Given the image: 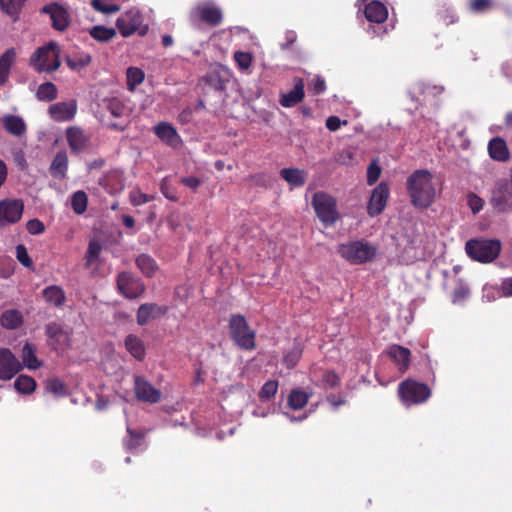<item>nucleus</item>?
Segmentation results:
<instances>
[{
	"label": "nucleus",
	"mask_w": 512,
	"mask_h": 512,
	"mask_svg": "<svg viewBox=\"0 0 512 512\" xmlns=\"http://www.w3.org/2000/svg\"><path fill=\"white\" fill-rule=\"evenodd\" d=\"M406 188L411 204L415 208L427 209L435 201L436 189L433 175L426 169L414 171L406 181Z\"/></svg>",
	"instance_id": "obj_1"
},
{
	"label": "nucleus",
	"mask_w": 512,
	"mask_h": 512,
	"mask_svg": "<svg viewBox=\"0 0 512 512\" xmlns=\"http://www.w3.org/2000/svg\"><path fill=\"white\" fill-rule=\"evenodd\" d=\"M29 64L38 73L55 72L61 65L59 45L56 42L51 41L37 48L31 55Z\"/></svg>",
	"instance_id": "obj_2"
},
{
	"label": "nucleus",
	"mask_w": 512,
	"mask_h": 512,
	"mask_svg": "<svg viewBox=\"0 0 512 512\" xmlns=\"http://www.w3.org/2000/svg\"><path fill=\"white\" fill-rule=\"evenodd\" d=\"M338 253L349 263L360 265L374 260L377 255V248L369 242L356 240L340 244Z\"/></svg>",
	"instance_id": "obj_3"
},
{
	"label": "nucleus",
	"mask_w": 512,
	"mask_h": 512,
	"mask_svg": "<svg viewBox=\"0 0 512 512\" xmlns=\"http://www.w3.org/2000/svg\"><path fill=\"white\" fill-rule=\"evenodd\" d=\"M465 250L472 259L489 263L500 254L501 243L496 239H470L465 244Z\"/></svg>",
	"instance_id": "obj_4"
},
{
	"label": "nucleus",
	"mask_w": 512,
	"mask_h": 512,
	"mask_svg": "<svg viewBox=\"0 0 512 512\" xmlns=\"http://www.w3.org/2000/svg\"><path fill=\"white\" fill-rule=\"evenodd\" d=\"M311 204L318 219L324 226H332L339 219L337 201L328 193L323 191L314 193Z\"/></svg>",
	"instance_id": "obj_5"
},
{
	"label": "nucleus",
	"mask_w": 512,
	"mask_h": 512,
	"mask_svg": "<svg viewBox=\"0 0 512 512\" xmlns=\"http://www.w3.org/2000/svg\"><path fill=\"white\" fill-rule=\"evenodd\" d=\"M228 327L232 340L240 348L245 350H252L255 348V332L250 329L243 315H231Z\"/></svg>",
	"instance_id": "obj_6"
},
{
	"label": "nucleus",
	"mask_w": 512,
	"mask_h": 512,
	"mask_svg": "<svg viewBox=\"0 0 512 512\" xmlns=\"http://www.w3.org/2000/svg\"><path fill=\"white\" fill-rule=\"evenodd\" d=\"M398 395L405 405H417L426 402L430 398L431 389L425 383L406 379L399 384Z\"/></svg>",
	"instance_id": "obj_7"
},
{
	"label": "nucleus",
	"mask_w": 512,
	"mask_h": 512,
	"mask_svg": "<svg viewBox=\"0 0 512 512\" xmlns=\"http://www.w3.org/2000/svg\"><path fill=\"white\" fill-rule=\"evenodd\" d=\"M189 21L194 26L204 23L210 27H217L223 21V13L211 2H200L190 10Z\"/></svg>",
	"instance_id": "obj_8"
},
{
	"label": "nucleus",
	"mask_w": 512,
	"mask_h": 512,
	"mask_svg": "<svg viewBox=\"0 0 512 512\" xmlns=\"http://www.w3.org/2000/svg\"><path fill=\"white\" fill-rule=\"evenodd\" d=\"M116 26L123 37L134 33L144 36L148 32V25L143 24V15L136 9H130L122 14L117 19Z\"/></svg>",
	"instance_id": "obj_9"
},
{
	"label": "nucleus",
	"mask_w": 512,
	"mask_h": 512,
	"mask_svg": "<svg viewBox=\"0 0 512 512\" xmlns=\"http://www.w3.org/2000/svg\"><path fill=\"white\" fill-rule=\"evenodd\" d=\"M24 202L19 198L0 200V228L17 224L24 213Z\"/></svg>",
	"instance_id": "obj_10"
},
{
	"label": "nucleus",
	"mask_w": 512,
	"mask_h": 512,
	"mask_svg": "<svg viewBox=\"0 0 512 512\" xmlns=\"http://www.w3.org/2000/svg\"><path fill=\"white\" fill-rule=\"evenodd\" d=\"M490 204L499 212L512 209V184L507 180L495 182L490 195Z\"/></svg>",
	"instance_id": "obj_11"
},
{
	"label": "nucleus",
	"mask_w": 512,
	"mask_h": 512,
	"mask_svg": "<svg viewBox=\"0 0 512 512\" xmlns=\"http://www.w3.org/2000/svg\"><path fill=\"white\" fill-rule=\"evenodd\" d=\"M116 283L119 293L128 299H135L145 291L143 282L130 272L123 271L119 273Z\"/></svg>",
	"instance_id": "obj_12"
},
{
	"label": "nucleus",
	"mask_w": 512,
	"mask_h": 512,
	"mask_svg": "<svg viewBox=\"0 0 512 512\" xmlns=\"http://www.w3.org/2000/svg\"><path fill=\"white\" fill-rule=\"evenodd\" d=\"M390 190L385 182L379 183L372 191L368 205L367 213L371 217L378 216L386 207Z\"/></svg>",
	"instance_id": "obj_13"
},
{
	"label": "nucleus",
	"mask_w": 512,
	"mask_h": 512,
	"mask_svg": "<svg viewBox=\"0 0 512 512\" xmlns=\"http://www.w3.org/2000/svg\"><path fill=\"white\" fill-rule=\"evenodd\" d=\"M66 140L72 153L85 151L91 142V135L78 126H70L65 131Z\"/></svg>",
	"instance_id": "obj_14"
},
{
	"label": "nucleus",
	"mask_w": 512,
	"mask_h": 512,
	"mask_svg": "<svg viewBox=\"0 0 512 512\" xmlns=\"http://www.w3.org/2000/svg\"><path fill=\"white\" fill-rule=\"evenodd\" d=\"M134 392L138 400L151 404L158 403L162 397L161 391L155 388L143 376L134 377Z\"/></svg>",
	"instance_id": "obj_15"
},
{
	"label": "nucleus",
	"mask_w": 512,
	"mask_h": 512,
	"mask_svg": "<svg viewBox=\"0 0 512 512\" xmlns=\"http://www.w3.org/2000/svg\"><path fill=\"white\" fill-rule=\"evenodd\" d=\"M45 333L54 350H64L70 346V333L60 323H48Z\"/></svg>",
	"instance_id": "obj_16"
},
{
	"label": "nucleus",
	"mask_w": 512,
	"mask_h": 512,
	"mask_svg": "<svg viewBox=\"0 0 512 512\" xmlns=\"http://www.w3.org/2000/svg\"><path fill=\"white\" fill-rule=\"evenodd\" d=\"M444 88L423 81L414 82L409 88V95L417 103L425 102L430 98H436L441 95Z\"/></svg>",
	"instance_id": "obj_17"
},
{
	"label": "nucleus",
	"mask_w": 512,
	"mask_h": 512,
	"mask_svg": "<svg viewBox=\"0 0 512 512\" xmlns=\"http://www.w3.org/2000/svg\"><path fill=\"white\" fill-rule=\"evenodd\" d=\"M21 367V363L9 349L0 348V380L12 379Z\"/></svg>",
	"instance_id": "obj_18"
},
{
	"label": "nucleus",
	"mask_w": 512,
	"mask_h": 512,
	"mask_svg": "<svg viewBox=\"0 0 512 512\" xmlns=\"http://www.w3.org/2000/svg\"><path fill=\"white\" fill-rule=\"evenodd\" d=\"M167 306H161L155 303H145L140 305L137 311V323L141 326L147 324L151 319L160 318L168 312Z\"/></svg>",
	"instance_id": "obj_19"
},
{
	"label": "nucleus",
	"mask_w": 512,
	"mask_h": 512,
	"mask_svg": "<svg viewBox=\"0 0 512 512\" xmlns=\"http://www.w3.org/2000/svg\"><path fill=\"white\" fill-rule=\"evenodd\" d=\"M77 111L75 101L58 102L51 105L48 109L51 118L58 122L69 121L74 118Z\"/></svg>",
	"instance_id": "obj_20"
},
{
	"label": "nucleus",
	"mask_w": 512,
	"mask_h": 512,
	"mask_svg": "<svg viewBox=\"0 0 512 512\" xmlns=\"http://www.w3.org/2000/svg\"><path fill=\"white\" fill-rule=\"evenodd\" d=\"M387 355L398 366L400 372L403 373L408 370L411 361V352L408 348L393 344L387 349Z\"/></svg>",
	"instance_id": "obj_21"
},
{
	"label": "nucleus",
	"mask_w": 512,
	"mask_h": 512,
	"mask_svg": "<svg viewBox=\"0 0 512 512\" xmlns=\"http://www.w3.org/2000/svg\"><path fill=\"white\" fill-rule=\"evenodd\" d=\"M156 136L171 147H177L181 143V138L176 129L167 122H160L154 126Z\"/></svg>",
	"instance_id": "obj_22"
},
{
	"label": "nucleus",
	"mask_w": 512,
	"mask_h": 512,
	"mask_svg": "<svg viewBox=\"0 0 512 512\" xmlns=\"http://www.w3.org/2000/svg\"><path fill=\"white\" fill-rule=\"evenodd\" d=\"M364 15L369 22L383 23L388 18L387 7L379 1H371L364 7Z\"/></svg>",
	"instance_id": "obj_23"
},
{
	"label": "nucleus",
	"mask_w": 512,
	"mask_h": 512,
	"mask_svg": "<svg viewBox=\"0 0 512 512\" xmlns=\"http://www.w3.org/2000/svg\"><path fill=\"white\" fill-rule=\"evenodd\" d=\"M489 156L499 162H507L510 159L506 141L501 137H494L488 143Z\"/></svg>",
	"instance_id": "obj_24"
},
{
	"label": "nucleus",
	"mask_w": 512,
	"mask_h": 512,
	"mask_svg": "<svg viewBox=\"0 0 512 512\" xmlns=\"http://www.w3.org/2000/svg\"><path fill=\"white\" fill-rule=\"evenodd\" d=\"M44 301L56 308H62L66 302V294L59 285H49L42 290Z\"/></svg>",
	"instance_id": "obj_25"
},
{
	"label": "nucleus",
	"mask_w": 512,
	"mask_h": 512,
	"mask_svg": "<svg viewBox=\"0 0 512 512\" xmlns=\"http://www.w3.org/2000/svg\"><path fill=\"white\" fill-rule=\"evenodd\" d=\"M304 96V82L303 79L298 78L294 88L290 92L281 95L279 103L285 108H290L301 102Z\"/></svg>",
	"instance_id": "obj_26"
},
{
	"label": "nucleus",
	"mask_w": 512,
	"mask_h": 512,
	"mask_svg": "<svg viewBox=\"0 0 512 512\" xmlns=\"http://www.w3.org/2000/svg\"><path fill=\"white\" fill-rule=\"evenodd\" d=\"M1 121L4 129L13 136L20 137L26 132V123L18 115L6 114Z\"/></svg>",
	"instance_id": "obj_27"
},
{
	"label": "nucleus",
	"mask_w": 512,
	"mask_h": 512,
	"mask_svg": "<svg viewBox=\"0 0 512 512\" xmlns=\"http://www.w3.org/2000/svg\"><path fill=\"white\" fill-rule=\"evenodd\" d=\"M16 50L14 48L7 49L0 56V87L4 86L10 76L11 68L16 62Z\"/></svg>",
	"instance_id": "obj_28"
},
{
	"label": "nucleus",
	"mask_w": 512,
	"mask_h": 512,
	"mask_svg": "<svg viewBox=\"0 0 512 512\" xmlns=\"http://www.w3.org/2000/svg\"><path fill=\"white\" fill-rule=\"evenodd\" d=\"M68 170V156L66 151L60 150L54 156L49 171L52 177L57 179L66 178Z\"/></svg>",
	"instance_id": "obj_29"
},
{
	"label": "nucleus",
	"mask_w": 512,
	"mask_h": 512,
	"mask_svg": "<svg viewBox=\"0 0 512 512\" xmlns=\"http://www.w3.org/2000/svg\"><path fill=\"white\" fill-rule=\"evenodd\" d=\"M280 176L292 187H302L307 180V173L298 168H283Z\"/></svg>",
	"instance_id": "obj_30"
},
{
	"label": "nucleus",
	"mask_w": 512,
	"mask_h": 512,
	"mask_svg": "<svg viewBox=\"0 0 512 512\" xmlns=\"http://www.w3.org/2000/svg\"><path fill=\"white\" fill-rule=\"evenodd\" d=\"M125 347L127 351L137 360L142 361L145 358L146 351L143 341L134 334H129L125 338Z\"/></svg>",
	"instance_id": "obj_31"
},
{
	"label": "nucleus",
	"mask_w": 512,
	"mask_h": 512,
	"mask_svg": "<svg viewBox=\"0 0 512 512\" xmlns=\"http://www.w3.org/2000/svg\"><path fill=\"white\" fill-rule=\"evenodd\" d=\"M22 361L23 365L30 370H36L43 365L36 356V348L31 343H25L22 348Z\"/></svg>",
	"instance_id": "obj_32"
},
{
	"label": "nucleus",
	"mask_w": 512,
	"mask_h": 512,
	"mask_svg": "<svg viewBox=\"0 0 512 512\" xmlns=\"http://www.w3.org/2000/svg\"><path fill=\"white\" fill-rule=\"evenodd\" d=\"M65 62L71 70L80 71L90 64L91 56L84 52L74 53L67 55Z\"/></svg>",
	"instance_id": "obj_33"
},
{
	"label": "nucleus",
	"mask_w": 512,
	"mask_h": 512,
	"mask_svg": "<svg viewBox=\"0 0 512 512\" xmlns=\"http://www.w3.org/2000/svg\"><path fill=\"white\" fill-rule=\"evenodd\" d=\"M135 263L140 271L147 277H152L158 269L154 258L145 253L140 254L136 258Z\"/></svg>",
	"instance_id": "obj_34"
},
{
	"label": "nucleus",
	"mask_w": 512,
	"mask_h": 512,
	"mask_svg": "<svg viewBox=\"0 0 512 512\" xmlns=\"http://www.w3.org/2000/svg\"><path fill=\"white\" fill-rule=\"evenodd\" d=\"M23 322L22 314L16 309L5 311L0 318V323L4 328L16 329Z\"/></svg>",
	"instance_id": "obj_35"
},
{
	"label": "nucleus",
	"mask_w": 512,
	"mask_h": 512,
	"mask_svg": "<svg viewBox=\"0 0 512 512\" xmlns=\"http://www.w3.org/2000/svg\"><path fill=\"white\" fill-rule=\"evenodd\" d=\"M57 87L52 82H45L38 86L36 97L39 101L52 102L57 98Z\"/></svg>",
	"instance_id": "obj_36"
},
{
	"label": "nucleus",
	"mask_w": 512,
	"mask_h": 512,
	"mask_svg": "<svg viewBox=\"0 0 512 512\" xmlns=\"http://www.w3.org/2000/svg\"><path fill=\"white\" fill-rule=\"evenodd\" d=\"M45 391L57 397H65L68 395L66 384L57 377L49 378L45 381Z\"/></svg>",
	"instance_id": "obj_37"
},
{
	"label": "nucleus",
	"mask_w": 512,
	"mask_h": 512,
	"mask_svg": "<svg viewBox=\"0 0 512 512\" xmlns=\"http://www.w3.org/2000/svg\"><path fill=\"white\" fill-rule=\"evenodd\" d=\"M309 395L300 389H293L288 395V406L293 410L302 409L308 402Z\"/></svg>",
	"instance_id": "obj_38"
},
{
	"label": "nucleus",
	"mask_w": 512,
	"mask_h": 512,
	"mask_svg": "<svg viewBox=\"0 0 512 512\" xmlns=\"http://www.w3.org/2000/svg\"><path fill=\"white\" fill-rule=\"evenodd\" d=\"M127 433L128 437L124 439L123 445L128 452H133L142 445L144 433L134 431L130 427H127Z\"/></svg>",
	"instance_id": "obj_39"
},
{
	"label": "nucleus",
	"mask_w": 512,
	"mask_h": 512,
	"mask_svg": "<svg viewBox=\"0 0 512 512\" xmlns=\"http://www.w3.org/2000/svg\"><path fill=\"white\" fill-rule=\"evenodd\" d=\"M15 389L21 394H31L35 391L36 381L27 375H20L14 381Z\"/></svg>",
	"instance_id": "obj_40"
},
{
	"label": "nucleus",
	"mask_w": 512,
	"mask_h": 512,
	"mask_svg": "<svg viewBox=\"0 0 512 512\" xmlns=\"http://www.w3.org/2000/svg\"><path fill=\"white\" fill-rule=\"evenodd\" d=\"M26 0H0V7L3 12L8 14L15 21Z\"/></svg>",
	"instance_id": "obj_41"
},
{
	"label": "nucleus",
	"mask_w": 512,
	"mask_h": 512,
	"mask_svg": "<svg viewBox=\"0 0 512 512\" xmlns=\"http://www.w3.org/2000/svg\"><path fill=\"white\" fill-rule=\"evenodd\" d=\"M87 205L88 197L84 191L79 190L72 194L71 207L77 215L83 214L87 209Z\"/></svg>",
	"instance_id": "obj_42"
},
{
	"label": "nucleus",
	"mask_w": 512,
	"mask_h": 512,
	"mask_svg": "<svg viewBox=\"0 0 512 512\" xmlns=\"http://www.w3.org/2000/svg\"><path fill=\"white\" fill-rule=\"evenodd\" d=\"M90 35L99 42H109L115 37L116 31L113 28L97 25L90 30Z\"/></svg>",
	"instance_id": "obj_43"
},
{
	"label": "nucleus",
	"mask_w": 512,
	"mask_h": 512,
	"mask_svg": "<svg viewBox=\"0 0 512 512\" xmlns=\"http://www.w3.org/2000/svg\"><path fill=\"white\" fill-rule=\"evenodd\" d=\"M102 252V245L97 240H91L88 244V249L85 254V266L90 267L99 258Z\"/></svg>",
	"instance_id": "obj_44"
},
{
	"label": "nucleus",
	"mask_w": 512,
	"mask_h": 512,
	"mask_svg": "<svg viewBox=\"0 0 512 512\" xmlns=\"http://www.w3.org/2000/svg\"><path fill=\"white\" fill-rule=\"evenodd\" d=\"M127 88L133 91L136 86L140 85L144 80V72L137 67H129L127 69Z\"/></svg>",
	"instance_id": "obj_45"
},
{
	"label": "nucleus",
	"mask_w": 512,
	"mask_h": 512,
	"mask_svg": "<svg viewBox=\"0 0 512 512\" xmlns=\"http://www.w3.org/2000/svg\"><path fill=\"white\" fill-rule=\"evenodd\" d=\"M302 356V348L299 345L294 346L284 354L282 363L287 369H293Z\"/></svg>",
	"instance_id": "obj_46"
},
{
	"label": "nucleus",
	"mask_w": 512,
	"mask_h": 512,
	"mask_svg": "<svg viewBox=\"0 0 512 512\" xmlns=\"http://www.w3.org/2000/svg\"><path fill=\"white\" fill-rule=\"evenodd\" d=\"M470 295V289L468 285L462 280L457 279L456 287L452 293V302L454 304L465 301Z\"/></svg>",
	"instance_id": "obj_47"
},
{
	"label": "nucleus",
	"mask_w": 512,
	"mask_h": 512,
	"mask_svg": "<svg viewBox=\"0 0 512 512\" xmlns=\"http://www.w3.org/2000/svg\"><path fill=\"white\" fill-rule=\"evenodd\" d=\"M278 391V381L277 380H269L264 383L262 388L259 391L258 397L261 402H266L271 400Z\"/></svg>",
	"instance_id": "obj_48"
},
{
	"label": "nucleus",
	"mask_w": 512,
	"mask_h": 512,
	"mask_svg": "<svg viewBox=\"0 0 512 512\" xmlns=\"http://www.w3.org/2000/svg\"><path fill=\"white\" fill-rule=\"evenodd\" d=\"M205 82L215 91H223L226 88L227 80L223 79L219 72L213 71L205 76Z\"/></svg>",
	"instance_id": "obj_49"
},
{
	"label": "nucleus",
	"mask_w": 512,
	"mask_h": 512,
	"mask_svg": "<svg viewBox=\"0 0 512 512\" xmlns=\"http://www.w3.org/2000/svg\"><path fill=\"white\" fill-rule=\"evenodd\" d=\"M494 7V0H469V10L473 13H484Z\"/></svg>",
	"instance_id": "obj_50"
},
{
	"label": "nucleus",
	"mask_w": 512,
	"mask_h": 512,
	"mask_svg": "<svg viewBox=\"0 0 512 512\" xmlns=\"http://www.w3.org/2000/svg\"><path fill=\"white\" fill-rule=\"evenodd\" d=\"M52 25L55 29L63 31L67 28L69 21L64 10H56L51 14Z\"/></svg>",
	"instance_id": "obj_51"
},
{
	"label": "nucleus",
	"mask_w": 512,
	"mask_h": 512,
	"mask_svg": "<svg viewBox=\"0 0 512 512\" xmlns=\"http://www.w3.org/2000/svg\"><path fill=\"white\" fill-rule=\"evenodd\" d=\"M340 384V378L335 371L327 370L321 378V386L324 389H332Z\"/></svg>",
	"instance_id": "obj_52"
},
{
	"label": "nucleus",
	"mask_w": 512,
	"mask_h": 512,
	"mask_svg": "<svg viewBox=\"0 0 512 512\" xmlns=\"http://www.w3.org/2000/svg\"><path fill=\"white\" fill-rule=\"evenodd\" d=\"M91 5L95 10L104 14H112L120 10L117 4L107 3L103 0H92Z\"/></svg>",
	"instance_id": "obj_53"
},
{
	"label": "nucleus",
	"mask_w": 512,
	"mask_h": 512,
	"mask_svg": "<svg viewBox=\"0 0 512 512\" xmlns=\"http://www.w3.org/2000/svg\"><path fill=\"white\" fill-rule=\"evenodd\" d=\"M16 258L20 264L26 268H33V261L29 256L26 247L23 244H18L15 250Z\"/></svg>",
	"instance_id": "obj_54"
},
{
	"label": "nucleus",
	"mask_w": 512,
	"mask_h": 512,
	"mask_svg": "<svg viewBox=\"0 0 512 512\" xmlns=\"http://www.w3.org/2000/svg\"><path fill=\"white\" fill-rule=\"evenodd\" d=\"M160 191L170 201L177 202L178 196L176 194V190L172 187L169 182L168 177H165L161 180L160 183Z\"/></svg>",
	"instance_id": "obj_55"
},
{
	"label": "nucleus",
	"mask_w": 512,
	"mask_h": 512,
	"mask_svg": "<svg viewBox=\"0 0 512 512\" xmlns=\"http://www.w3.org/2000/svg\"><path fill=\"white\" fill-rule=\"evenodd\" d=\"M234 60L241 70H247L252 64V55L249 52L236 51Z\"/></svg>",
	"instance_id": "obj_56"
},
{
	"label": "nucleus",
	"mask_w": 512,
	"mask_h": 512,
	"mask_svg": "<svg viewBox=\"0 0 512 512\" xmlns=\"http://www.w3.org/2000/svg\"><path fill=\"white\" fill-rule=\"evenodd\" d=\"M467 204L471 211L476 214L483 209L484 200L476 195L475 193H469L467 195Z\"/></svg>",
	"instance_id": "obj_57"
},
{
	"label": "nucleus",
	"mask_w": 512,
	"mask_h": 512,
	"mask_svg": "<svg viewBox=\"0 0 512 512\" xmlns=\"http://www.w3.org/2000/svg\"><path fill=\"white\" fill-rule=\"evenodd\" d=\"M380 175V166L375 161L371 162L367 168V183L373 185L379 179Z\"/></svg>",
	"instance_id": "obj_58"
},
{
	"label": "nucleus",
	"mask_w": 512,
	"mask_h": 512,
	"mask_svg": "<svg viewBox=\"0 0 512 512\" xmlns=\"http://www.w3.org/2000/svg\"><path fill=\"white\" fill-rule=\"evenodd\" d=\"M27 231L32 235H39L44 233L45 225L39 219H31L26 223Z\"/></svg>",
	"instance_id": "obj_59"
},
{
	"label": "nucleus",
	"mask_w": 512,
	"mask_h": 512,
	"mask_svg": "<svg viewBox=\"0 0 512 512\" xmlns=\"http://www.w3.org/2000/svg\"><path fill=\"white\" fill-rule=\"evenodd\" d=\"M309 89L312 90V92L316 95L322 94L326 90V83L325 80L321 77H316L312 80V82L309 84Z\"/></svg>",
	"instance_id": "obj_60"
},
{
	"label": "nucleus",
	"mask_w": 512,
	"mask_h": 512,
	"mask_svg": "<svg viewBox=\"0 0 512 512\" xmlns=\"http://www.w3.org/2000/svg\"><path fill=\"white\" fill-rule=\"evenodd\" d=\"M152 199H153L152 196H149V195L141 193V192L131 195V202L135 206H140V205L146 204V203L150 202Z\"/></svg>",
	"instance_id": "obj_61"
},
{
	"label": "nucleus",
	"mask_w": 512,
	"mask_h": 512,
	"mask_svg": "<svg viewBox=\"0 0 512 512\" xmlns=\"http://www.w3.org/2000/svg\"><path fill=\"white\" fill-rule=\"evenodd\" d=\"M108 109L114 117H120L123 114L124 107L117 99L109 102Z\"/></svg>",
	"instance_id": "obj_62"
},
{
	"label": "nucleus",
	"mask_w": 512,
	"mask_h": 512,
	"mask_svg": "<svg viewBox=\"0 0 512 512\" xmlns=\"http://www.w3.org/2000/svg\"><path fill=\"white\" fill-rule=\"evenodd\" d=\"M181 183L183 185H185L186 187L195 191L200 186L201 181L199 178H197L195 176H188V177H183L181 179Z\"/></svg>",
	"instance_id": "obj_63"
},
{
	"label": "nucleus",
	"mask_w": 512,
	"mask_h": 512,
	"mask_svg": "<svg viewBox=\"0 0 512 512\" xmlns=\"http://www.w3.org/2000/svg\"><path fill=\"white\" fill-rule=\"evenodd\" d=\"M501 293L505 297L512 296V277L503 279L501 282Z\"/></svg>",
	"instance_id": "obj_64"
}]
</instances>
